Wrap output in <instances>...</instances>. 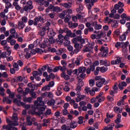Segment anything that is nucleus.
<instances>
[{
    "label": "nucleus",
    "instance_id": "obj_1",
    "mask_svg": "<svg viewBox=\"0 0 130 130\" xmlns=\"http://www.w3.org/2000/svg\"><path fill=\"white\" fill-rule=\"evenodd\" d=\"M13 6L15 7V10L16 11H20L21 14H23L24 12L26 13H30V11L33 9V2L31 1H29L27 2L26 5L21 8L18 4V2H14L13 3Z\"/></svg>",
    "mask_w": 130,
    "mask_h": 130
},
{
    "label": "nucleus",
    "instance_id": "obj_2",
    "mask_svg": "<svg viewBox=\"0 0 130 130\" xmlns=\"http://www.w3.org/2000/svg\"><path fill=\"white\" fill-rule=\"evenodd\" d=\"M73 42L74 44L75 49L73 51L70 53V54L72 55H73V54H77V53H79L80 50L83 48V45L78 43L75 39H73Z\"/></svg>",
    "mask_w": 130,
    "mask_h": 130
},
{
    "label": "nucleus",
    "instance_id": "obj_3",
    "mask_svg": "<svg viewBox=\"0 0 130 130\" xmlns=\"http://www.w3.org/2000/svg\"><path fill=\"white\" fill-rule=\"evenodd\" d=\"M45 109H46V107L45 106L42 107H38V108H35L34 112L36 115H38L40 116V115H43L44 113L43 111H45Z\"/></svg>",
    "mask_w": 130,
    "mask_h": 130
},
{
    "label": "nucleus",
    "instance_id": "obj_4",
    "mask_svg": "<svg viewBox=\"0 0 130 130\" xmlns=\"http://www.w3.org/2000/svg\"><path fill=\"white\" fill-rule=\"evenodd\" d=\"M44 102L42 101V98L39 97L37 98V101L35 102V108H38L40 106H44Z\"/></svg>",
    "mask_w": 130,
    "mask_h": 130
},
{
    "label": "nucleus",
    "instance_id": "obj_5",
    "mask_svg": "<svg viewBox=\"0 0 130 130\" xmlns=\"http://www.w3.org/2000/svg\"><path fill=\"white\" fill-rule=\"evenodd\" d=\"M9 122H10L9 124L8 125H4L2 127L3 129H6V130H12V127L13 125L14 126H16V125H18V124L17 123L16 124L15 123H13L10 120H9Z\"/></svg>",
    "mask_w": 130,
    "mask_h": 130
},
{
    "label": "nucleus",
    "instance_id": "obj_6",
    "mask_svg": "<svg viewBox=\"0 0 130 130\" xmlns=\"http://www.w3.org/2000/svg\"><path fill=\"white\" fill-rule=\"evenodd\" d=\"M86 68L84 67H81L78 68V74H81L79 76L80 78L84 79L86 76Z\"/></svg>",
    "mask_w": 130,
    "mask_h": 130
},
{
    "label": "nucleus",
    "instance_id": "obj_7",
    "mask_svg": "<svg viewBox=\"0 0 130 130\" xmlns=\"http://www.w3.org/2000/svg\"><path fill=\"white\" fill-rule=\"evenodd\" d=\"M39 35H40V36H45L46 31L48 30V26H44L43 27L39 28Z\"/></svg>",
    "mask_w": 130,
    "mask_h": 130
},
{
    "label": "nucleus",
    "instance_id": "obj_8",
    "mask_svg": "<svg viewBox=\"0 0 130 130\" xmlns=\"http://www.w3.org/2000/svg\"><path fill=\"white\" fill-rule=\"evenodd\" d=\"M100 50L102 52L100 53V56H103V57H106L107 54H108V48L102 47Z\"/></svg>",
    "mask_w": 130,
    "mask_h": 130
},
{
    "label": "nucleus",
    "instance_id": "obj_9",
    "mask_svg": "<svg viewBox=\"0 0 130 130\" xmlns=\"http://www.w3.org/2000/svg\"><path fill=\"white\" fill-rule=\"evenodd\" d=\"M108 24H111L112 28H117L118 27V21L113 19H110L108 22Z\"/></svg>",
    "mask_w": 130,
    "mask_h": 130
},
{
    "label": "nucleus",
    "instance_id": "obj_10",
    "mask_svg": "<svg viewBox=\"0 0 130 130\" xmlns=\"http://www.w3.org/2000/svg\"><path fill=\"white\" fill-rule=\"evenodd\" d=\"M56 42L58 44H62V42L64 41V38L63 35L60 34L58 35V38L55 40Z\"/></svg>",
    "mask_w": 130,
    "mask_h": 130
},
{
    "label": "nucleus",
    "instance_id": "obj_11",
    "mask_svg": "<svg viewBox=\"0 0 130 130\" xmlns=\"http://www.w3.org/2000/svg\"><path fill=\"white\" fill-rule=\"evenodd\" d=\"M47 35L49 37H54L55 36V32L52 28H49V26H48V29H47Z\"/></svg>",
    "mask_w": 130,
    "mask_h": 130
},
{
    "label": "nucleus",
    "instance_id": "obj_12",
    "mask_svg": "<svg viewBox=\"0 0 130 130\" xmlns=\"http://www.w3.org/2000/svg\"><path fill=\"white\" fill-rule=\"evenodd\" d=\"M35 24L37 25L38 22H41V23H44V18L42 16L36 17L34 18Z\"/></svg>",
    "mask_w": 130,
    "mask_h": 130
},
{
    "label": "nucleus",
    "instance_id": "obj_13",
    "mask_svg": "<svg viewBox=\"0 0 130 130\" xmlns=\"http://www.w3.org/2000/svg\"><path fill=\"white\" fill-rule=\"evenodd\" d=\"M74 39H75L76 41H79V42H80V44H81V45H83V44H85V39L82 38V36H78L75 38H74Z\"/></svg>",
    "mask_w": 130,
    "mask_h": 130
},
{
    "label": "nucleus",
    "instance_id": "obj_14",
    "mask_svg": "<svg viewBox=\"0 0 130 130\" xmlns=\"http://www.w3.org/2000/svg\"><path fill=\"white\" fill-rule=\"evenodd\" d=\"M128 44H129V43H128V41H127L124 43L123 45L120 46L122 48H123L122 51L123 52H126V51H127V46H128Z\"/></svg>",
    "mask_w": 130,
    "mask_h": 130
},
{
    "label": "nucleus",
    "instance_id": "obj_15",
    "mask_svg": "<svg viewBox=\"0 0 130 130\" xmlns=\"http://www.w3.org/2000/svg\"><path fill=\"white\" fill-rule=\"evenodd\" d=\"M47 104L48 105H51L52 106H53V108H55V109L58 107L57 106H54V104H55V100L54 99H51L50 102H47Z\"/></svg>",
    "mask_w": 130,
    "mask_h": 130
},
{
    "label": "nucleus",
    "instance_id": "obj_16",
    "mask_svg": "<svg viewBox=\"0 0 130 130\" xmlns=\"http://www.w3.org/2000/svg\"><path fill=\"white\" fill-rule=\"evenodd\" d=\"M123 7H124V4H123V3L119 2L117 4L115 5L114 9L115 10H118L119 8H123Z\"/></svg>",
    "mask_w": 130,
    "mask_h": 130
},
{
    "label": "nucleus",
    "instance_id": "obj_17",
    "mask_svg": "<svg viewBox=\"0 0 130 130\" xmlns=\"http://www.w3.org/2000/svg\"><path fill=\"white\" fill-rule=\"evenodd\" d=\"M128 34V31H127L125 32L123 35H121L120 36L119 40L120 41H124V40H125L126 39V36Z\"/></svg>",
    "mask_w": 130,
    "mask_h": 130
},
{
    "label": "nucleus",
    "instance_id": "obj_18",
    "mask_svg": "<svg viewBox=\"0 0 130 130\" xmlns=\"http://www.w3.org/2000/svg\"><path fill=\"white\" fill-rule=\"evenodd\" d=\"M62 86H58L57 88V91L56 92V95L57 96H61L62 95Z\"/></svg>",
    "mask_w": 130,
    "mask_h": 130
},
{
    "label": "nucleus",
    "instance_id": "obj_19",
    "mask_svg": "<svg viewBox=\"0 0 130 130\" xmlns=\"http://www.w3.org/2000/svg\"><path fill=\"white\" fill-rule=\"evenodd\" d=\"M86 26L89 32H93L94 31V28L92 27V23L91 24L90 22H87L86 23Z\"/></svg>",
    "mask_w": 130,
    "mask_h": 130
},
{
    "label": "nucleus",
    "instance_id": "obj_20",
    "mask_svg": "<svg viewBox=\"0 0 130 130\" xmlns=\"http://www.w3.org/2000/svg\"><path fill=\"white\" fill-rule=\"evenodd\" d=\"M127 83L125 81H122L121 83L118 84V87L120 90H123V87H126Z\"/></svg>",
    "mask_w": 130,
    "mask_h": 130
},
{
    "label": "nucleus",
    "instance_id": "obj_21",
    "mask_svg": "<svg viewBox=\"0 0 130 130\" xmlns=\"http://www.w3.org/2000/svg\"><path fill=\"white\" fill-rule=\"evenodd\" d=\"M122 109H123V107L121 109L118 107H114V110L115 113H121L122 112Z\"/></svg>",
    "mask_w": 130,
    "mask_h": 130
},
{
    "label": "nucleus",
    "instance_id": "obj_22",
    "mask_svg": "<svg viewBox=\"0 0 130 130\" xmlns=\"http://www.w3.org/2000/svg\"><path fill=\"white\" fill-rule=\"evenodd\" d=\"M31 119V116H27L26 117V125L28 126H31L32 124H33V122L30 120Z\"/></svg>",
    "mask_w": 130,
    "mask_h": 130
},
{
    "label": "nucleus",
    "instance_id": "obj_23",
    "mask_svg": "<svg viewBox=\"0 0 130 130\" xmlns=\"http://www.w3.org/2000/svg\"><path fill=\"white\" fill-rule=\"evenodd\" d=\"M70 125L71 128H76L77 127V126H78V124H77V122H76L75 121H72L70 123Z\"/></svg>",
    "mask_w": 130,
    "mask_h": 130
},
{
    "label": "nucleus",
    "instance_id": "obj_24",
    "mask_svg": "<svg viewBox=\"0 0 130 130\" xmlns=\"http://www.w3.org/2000/svg\"><path fill=\"white\" fill-rule=\"evenodd\" d=\"M3 102H6L7 104H12V100L9 99L8 97H4L3 99Z\"/></svg>",
    "mask_w": 130,
    "mask_h": 130
},
{
    "label": "nucleus",
    "instance_id": "obj_25",
    "mask_svg": "<svg viewBox=\"0 0 130 130\" xmlns=\"http://www.w3.org/2000/svg\"><path fill=\"white\" fill-rule=\"evenodd\" d=\"M51 109H48L46 110V112H44L43 114V116H48V115H50L51 114Z\"/></svg>",
    "mask_w": 130,
    "mask_h": 130
},
{
    "label": "nucleus",
    "instance_id": "obj_26",
    "mask_svg": "<svg viewBox=\"0 0 130 130\" xmlns=\"http://www.w3.org/2000/svg\"><path fill=\"white\" fill-rule=\"evenodd\" d=\"M67 15V11L66 10L63 11L59 15V18L60 19H64L66 15Z\"/></svg>",
    "mask_w": 130,
    "mask_h": 130
},
{
    "label": "nucleus",
    "instance_id": "obj_27",
    "mask_svg": "<svg viewBox=\"0 0 130 130\" xmlns=\"http://www.w3.org/2000/svg\"><path fill=\"white\" fill-rule=\"evenodd\" d=\"M23 101H24V102H28V103H31V102H32V98H31V97H29V98L24 97L23 98Z\"/></svg>",
    "mask_w": 130,
    "mask_h": 130
},
{
    "label": "nucleus",
    "instance_id": "obj_28",
    "mask_svg": "<svg viewBox=\"0 0 130 130\" xmlns=\"http://www.w3.org/2000/svg\"><path fill=\"white\" fill-rule=\"evenodd\" d=\"M15 34L16 35H11L10 36H9V37L7 38V40H11L12 38H15V39H17V38H18V33H16Z\"/></svg>",
    "mask_w": 130,
    "mask_h": 130
},
{
    "label": "nucleus",
    "instance_id": "obj_29",
    "mask_svg": "<svg viewBox=\"0 0 130 130\" xmlns=\"http://www.w3.org/2000/svg\"><path fill=\"white\" fill-rule=\"evenodd\" d=\"M83 10H84V7H83V5L82 4L79 5V8L76 9L77 13H82Z\"/></svg>",
    "mask_w": 130,
    "mask_h": 130
},
{
    "label": "nucleus",
    "instance_id": "obj_30",
    "mask_svg": "<svg viewBox=\"0 0 130 130\" xmlns=\"http://www.w3.org/2000/svg\"><path fill=\"white\" fill-rule=\"evenodd\" d=\"M61 128L62 130H72L71 129V126H67L66 124H63L61 126Z\"/></svg>",
    "mask_w": 130,
    "mask_h": 130
},
{
    "label": "nucleus",
    "instance_id": "obj_31",
    "mask_svg": "<svg viewBox=\"0 0 130 130\" xmlns=\"http://www.w3.org/2000/svg\"><path fill=\"white\" fill-rule=\"evenodd\" d=\"M104 36H105V34H104V32L101 31L100 34H98V35L96 36V39H100L101 37H103Z\"/></svg>",
    "mask_w": 130,
    "mask_h": 130
},
{
    "label": "nucleus",
    "instance_id": "obj_32",
    "mask_svg": "<svg viewBox=\"0 0 130 130\" xmlns=\"http://www.w3.org/2000/svg\"><path fill=\"white\" fill-rule=\"evenodd\" d=\"M28 24L29 26H32V25H34V26H37V24H35V20H33L32 19L28 20Z\"/></svg>",
    "mask_w": 130,
    "mask_h": 130
},
{
    "label": "nucleus",
    "instance_id": "obj_33",
    "mask_svg": "<svg viewBox=\"0 0 130 130\" xmlns=\"http://www.w3.org/2000/svg\"><path fill=\"white\" fill-rule=\"evenodd\" d=\"M59 70L62 72V74L66 73V71H67V67H61L60 66H59Z\"/></svg>",
    "mask_w": 130,
    "mask_h": 130
},
{
    "label": "nucleus",
    "instance_id": "obj_34",
    "mask_svg": "<svg viewBox=\"0 0 130 130\" xmlns=\"http://www.w3.org/2000/svg\"><path fill=\"white\" fill-rule=\"evenodd\" d=\"M94 23L95 24L94 25V29L95 30H100L102 28V25L101 24H97V22H95Z\"/></svg>",
    "mask_w": 130,
    "mask_h": 130
},
{
    "label": "nucleus",
    "instance_id": "obj_35",
    "mask_svg": "<svg viewBox=\"0 0 130 130\" xmlns=\"http://www.w3.org/2000/svg\"><path fill=\"white\" fill-rule=\"evenodd\" d=\"M18 27H19V29H23L24 27H25V23L22 21H19L18 22Z\"/></svg>",
    "mask_w": 130,
    "mask_h": 130
},
{
    "label": "nucleus",
    "instance_id": "obj_36",
    "mask_svg": "<svg viewBox=\"0 0 130 130\" xmlns=\"http://www.w3.org/2000/svg\"><path fill=\"white\" fill-rule=\"evenodd\" d=\"M108 70V68L107 67H100V71L101 73H105Z\"/></svg>",
    "mask_w": 130,
    "mask_h": 130
},
{
    "label": "nucleus",
    "instance_id": "obj_37",
    "mask_svg": "<svg viewBox=\"0 0 130 130\" xmlns=\"http://www.w3.org/2000/svg\"><path fill=\"white\" fill-rule=\"evenodd\" d=\"M78 14L76 15V17H77V19H79V20H82V18L83 17H84V13L80 12L78 13Z\"/></svg>",
    "mask_w": 130,
    "mask_h": 130
},
{
    "label": "nucleus",
    "instance_id": "obj_38",
    "mask_svg": "<svg viewBox=\"0 0 130 130\" xmlns=\"http://www.w3.org/2000/svg\"><path fill=\"white\" fill-rule=\"evenodd\" d=\"M116 13V10L115 9H113L111 11V13L109 14L110 18H114V14Z\"/></svg>",
    "mask_w": 130,
    "mask_h": 130
},
{
    "label": "nucleus",
    "instance_id": "obj_39",
    "mask_svg": "<svg viewBox=\"0 0 130 130\" xmlns=\"http://www.w3.org/2000/svg\"><path fill=\"white\" fill-rule=\"evenodd\" d=\"M62 11V9H60V8L56 6L54 7V10H53V12H57V13H59V12H61Z\"/></svg>",
    "mask_w": 130,
    "mask_h": 130
},
{
    "label": "nucleus",
    "instance_id": "obj_40",
    "mask_svg": "<svg viewBox=\"0 0 130 130\" xmlns=\"http://www.w3.org/2000/svg\"><path fill=\"white\" fill-rule=\"evenodd\" d=\"M103 82L102 81H97L96 82V87H98L99 88H101L103 86Z\"/></svg>",
    "mask_w": 130,
    "mask_h": 130
},
{
    "label": "nucleus",
    "instance_id": "obj_41",
    "mask_svg": "<svg viewBox=\"0 0 130 130\" xmlns=\"http://www.w3.org/2000/svg\"><path fill=\"white\" fill-rule=\"evenodd\" d=\"M83 119H84V117L83 116H80L78 117V122L79 124H83V123L84 122Z\"/></svg>",
    "mask_w": 130,
    "mask_h": 130
},
{
    "label": "nucleus",
    "instance_id": "obj_42",
    "mask_svg": "<svg viewBox=\"0 0 130 130\" xmlns=\"http://www.w3.org/2000/svg\"><path fill=\"white\" fill-rule=\"evenodd\" d=\"M61 77H62L66 81H68V80H70V76L66 75V73L62 74Z\"/></svg>",
    "mask_w": 130,
    "mask_h": 130
},
{
    "label": "nucleus",
    "instance_id": "obj_43",
    "mask_svg": "<svg viewBox=\"0 0 130 130\" xmlns=\"http://www.w3.org/2000/svg\"><path fill=\"white\" fill-rule=\"evenodd\" d=\"M12 119L14 121V122H17V123H18V122H17V121L19 119V118H18V116H17V114L14 113L13 114Z\"/></svg>",
    "mask_w": 130,
    "mask_h": 130
},
{
    "label": "nucleus",
    "instance_id": "obj_44",
    "mask_svg": "<svg viewBox=\"0 0 130 130\" xmlns=\"http://www.w3.org/2000/svg\"><path fill=\"white\" fill-rule=\"evenodd\" d=\"M30 92V88H26L24 91H23V95L26 96V95H28L29 94V92Z\"/></svg>",
    "mask_w": 130,
    "mask_h": 130
},
{
    "label": "nucleus",
    "instance_id": "obj_45",
    "mask_svg": "<svg viewBox=\"0 0 130 130\" xmlns=\"http://www.w3.org/2000/svg\"><path fill=\"white\" fill-rule=\"evenodd\" d=\"M70 20H71V16L69 15H67L66 17L64 19V22L69 23V22L70 21Z\"/></svg>",
    "mask_w": 130,
    "mask_h": 130
},
{
    "label": "nucleus",
    "instance_id": "obj_46",
    "mask_svg": "<svg viewBox=\"0 0 130 130\" xmlns=\"http://www.w3.org/2000/svg\"><path fill=\"white\" fill-rule=\"evenodd\" d=\"M85 98L84 95H79L77 99H76V102H80V101H81V100H83Z\"/></svg>",
    "mask_w": 130,
    "mask_h": 130
},
{
    "label": "nucleus",
    "instance_id": "obj_47",
    "mask_svg": "<svg viewBox=\"0 0 130 130\" xmlns=\"http://www.w3.org/2000/svg\"><path fill=\"white\" fill-rule=\"evenodd\" d=\"M37 87H39V84H37V85L35 84H32L30 87L31 88L30 91L33 92L34 90H36V89H37Z\"/></svg>",
    "mask_w": 130,
    "mask_h": 130
},
{
    "label": "nucleus",
    "instance_id": "obj_48",
    "mask_svg": "<svg viewBox=\"0 0 130 130\" xmlns=\"http://www.w3.org/2000/svg\"><path fill=\"white\" fill-rule=\"evenodd\" d=\"M49 42L51 44H53L55 42V40L53 38V37H49Z\"/></svg>",
    "mask_w": 130,
    "mask_h": 130
},
{
    "label": "nucleus",
    "instance_id": "obj_49",
    "mask_svg": "<svg viewBox=\"0 0 130 130\" xmlns=\"http://www.w3.org/2000/svg\"><path fill=\"white\" fill-rule=\"evenodd\" d=\"M54 6H53V5H51L50 4L49 7H48V8L47 9H46V12H49V10H52V11H53V10L54 9Z\"/></svg>",
    "mask_w": 130,
    "mask_h": 130
},
{
    "label": "nucleus",
    "instance_id": "obj_50",
    "mask_svg": "<svg viewBox=\"0 0 130 130\" xmlns=\"http://www.w3.org/2000/svg\"><path fill=\"white\" fill-rule=\"evenodd\" d=\"M70 113L71 114H74V115H75V116H79V112L77 110H75L74 111H71Z\"/></svg>",
    "mask_w": 130,
    "mask_h": 130
},
{
    "label": "nucleus",
    "instance_id": "obj_51",
    "mask_svg": "<svg viewBox=\"0 0 130 130\" xmlns=\"http://www.w3.org/2000/svg\"><path fill=\"white\" fill-rule=\"evenodd\" d=\"M79 82L77 83V85L78 86H80V87H83L84 86V82L83 80H81L80 79H78Z\"/></svg>",
    "mask_w": 130,
    "mask_h": 130
},
{
    "label": "nucleus",
    "instance_id": "obj_52",
    "mask_svg": "<svg viewBox=\"0 0 130 130\" xmlns=\"http://www.w3.org/2000/svg\"><path fill=\"white\" fill-rule=\"evenodd\" d=\"M99 71H100V67H96L95 71L94 72V74L95 76H98V74H99Z\"/></svg>",
    "mask_w": 130,
    "mask_h": 130
},
{
    "label": "nucleus",
    "instance_id": "obj_53",
    "mask_svg": "<svg viewBox=\"0 0 130 130\" xmlns=\"http://www.w3.org/2000/svg\"><path fill=\"white\" fill-rule=\"evenodd\" d=\"M42 90H45V91H49L50 90V87L49 85H47L43 87Z\"/></svg>",
    "mask_w": 130,
    "mask_h": 130
},
{
    "label": "nucleus",
    "instance_id": "obj_54",
    "mask_svg": "<svg viewBox=\"0 0 130 130\" xmlns=\"http://www.w3.org/2000/svg\"><path fill=\"white\" fill-rule=\"evenodd\" d=\"M6 4V9H9V8H11L12 7V4L11 3L9 2V0L7 1V2H5Z\"/></svg>",
    "mask_w": 130,
    "mask_h": 130
},
{
    "label": "nucleus",
    "instance_id": "obj_55",
    "mask_svg": "<svg viewBox=\"0 0 130 130\" xmlns=\"http://www.w3.org/2000/svg\"><path fill=\"white\" fill-rule=\"evenodd\" d=\"M89 85L91 87H93L95 85V80L94 79H91L89 81Z\"/></svg>",
    "mask_w": 130,
    "mask_h": 130
},
{
    "label": "nucleus",
    "instance_id": "obj_56",
    "mask_svg": "<svg viewBox=\"0 0 130 130\" xmlns=\"http://www.w3.org/2000/svg\"><path fill=\"white\" fill-rule=\"evenodd\" d=\"M21 20V22H23V23H27V22H28V18L26 16L22 17Z\"/></svg>",
    "mask_w": 130,
    "mask_h": 130
},
{
    "label": "nucleus",
    "instance_id": "obj_57",
    "mask_svg": "<svg viewBox=\"0 0 130 130\" xmlns=\"http://www.w3.org/2000/svg\"><path fill=\"white\" fill-rule=\"evenodd\" d=\"M107 100L109 102H112V101H113V100H114V99L113 98V97L110 96L108 95V96L107 97Z\"/></svg>",
    "mask_w": 130,
    "mask_h": 130
},
{
    "label": "nucleus",
    "instance_id": "obj_58",
    "mask_svg": "<svg viewBox=\"0 0 130 130\" xmlns=\"http://www.w3.org/2000/svg\"><path fill=\"white\" fill-rule=\"evenodd\" d=\"M48 16L51 18V19H54L55 17V13L52 12L48 14Z\"/></svg>",
    "mask_w": 130,
    "mask_h": 130
},
{
    "label": "nucleus",
    "instance_id": "obj_59",
    "mask_svg": "<svg viewBox=\"0 0 130 130\" xmlns=\"http://www.w3.org/2000/svg\"><path fill=\"white\" fill-rule=\"evenodd\" d=\"M29 94H30V95L32 98H36V97H37L36 93L33 92V91H30L29 92Z\"/></svg>",
    "mask_w": 130,
    "mask_h": 130
},
{
    "label": "nucleus",
    "instance_id": "obj_60",
    "mask_svg": "<svg viewBox=\"0 0 130 130\" xmlns=\"http://www.w3.org/2000/svg\"><path fill=\"white\" fill-rule=\"evenodd\" d=\"M63 115H68L69 114V111L68 109H63L62 111Z\"/></svg>",
    "mask_w": 130,
    "mask_h": 130
},
{
    "label": "nucleus",
    "instance_id": "obj_61",
    "mask_svg": "<svg viewBox=\"0 0 130 130\" xmlns=\"http://www.w3.org/2000/svg\"><path fill=\"white\" fill-rule=\"evenodd\" d=\"M17 79L18 82H22L24 79H25V77H22L21 76H18V77H16Z\"/></svg>",
    "mask_w": 130,
    "mask_h": 130
},
{
    "label": "nucleus",
    "instance_id": "obj_62",
    "mask_svg": "<svg viewBox=\"0 0 130 130\" xmlns=\"http://www.w3.org/2000/svg\"><path fill=\"white\" fill-rule=\"evenodd\" d=\"M10 32L11 34H13V35H15L16 36V33H17L16 32V29L15 28H11L10 30Z\"/></svg>",
    "mask_w": 130,
    "mask_h": 130
},
{
    "label": "nucleus",
    "instance_id": "obj_63",
    "mask_svg": "<svg viewBox=\"0 0 130 130\" xmlns=\"http://www.w3.org/2000/svg\"><path fill=\"white\" fill-rule=\"evenodd\" d=\"M104 64L106 66V67H109L110 66V61H108V60H105L104 61Z\"/></svg>",
    "mask_w": 130,
    "mask_h": 130
},
{
    "label": "nucleus",
    "instance_id": "obj_64",
    "mask_svg": "<svg viewBox=\"0 0 130 130\" xmlns=\"http://www.w3.org/2000/svg\"><path fill=\"white\" fill-rule=\"evenodd\" d=\"M9 98H10L11 99H14L15 98V92H13L9 95Z\"/></svg>",
    "mask_w": 130,
    "mask_h": 130
}]
</instances>
